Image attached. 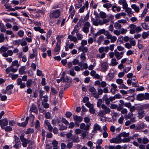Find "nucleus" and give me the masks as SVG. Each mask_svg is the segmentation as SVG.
<instances>
[{
    "label": "nucleus",
    "instance_id": "nucleus-51",
    "mask_svg": "<svg viewBox=\"0 0 149 149\" xmlns=\"http://www.w3.org/2000/svg\"><path fill=\"white\" fill-rule=\"evenodd\" d=\"M149 142V139L145 137H144L142 139V143H143L146 144Z\"/></svg>",
    "mask_w": 149,
    "mask_h": 149
},
{
    "label": "nucleus",
    "instance_id": "nucleus-14",
    "mask_svg": "<svg viewBox=\"0 0 149 149\" xmlns=\"http://www.w3.org/2000/svg\"><path fill=\"white\" fill-rule=\"evenodd\" d=\"M17 84L18 85H20V87L21 88H24L26 86L25 83L22 82V79L19 78L17 80Z\"/></svg>",
    "mask_w": 149,
    "mask_h": 149
},
{
    "label": "nucleus",
    "instance_id": "nucleus-13",
    "mask_svg": "<svg viewBox=\"0 0 149 149\" xmlns=\"http://www.w3.org/2000/svg\"><path fill=\"white\" fill-rule=\"evenodd\" d=\"M91 21L93 24L95 26L100 25L101 19H99L91 18Z\"/></svg>",
    "mask_w": 149,
    "mask_h": 149
},
{
    "label": "nucleus",
    "instance_id": "nucleus-7",
    "mask_svg": "<svg viewBox=\"0 0 149 149\" xmlns=\"http://www.w3.org/2000/svg\"><path fill=\"white\" fill-rule=\"evenodd\" d=\"M91 26L90 23L88 22H86L82 28V30L85 33H87L89 31V28Z\"/></svg>",
    "mask_w": 149,
    "mask_h": 149
},
{
    "label": "nucleus",
    "instance_id": "nucleus-28",
    "mask_svg": "<svg viewBox=\"0 0 149 149\" xmlns=\"http://www.w3.org/2000/svg\"><path fill=\"white\" fill-rule=\"evenodd\" d=\"M129 135V133H126L125 132H124L118 135V136L121 138V137L123 136L124 137H128Z\"/></svg>",
    "mask_w": 149,
    "mask_h": 149
},
{
    "label": "nucleus",
    "instance_id": "nucleus-60",
    "mask_svg": "<svg viewBox=\"0 0 149 149\" xmlns=\"http://www.w3.org/2000/svg\"><path fill=\"white\" fill-rule=\"evenodd\" d=\"M61 121L62 123H63L66 125H68L69 124V123L68 121L64 118H62Z\"/></svg>",
    "mask_w": 149,
    "mask_h": 149
},
{
    "label": "nucleus",
    "instance_id": "nucleus-63",
    "mask_svg": "<svg viewBox=\"0 0 149 149\" xmlns=\"http://www.w3.org/2000/svg\"><path fill=\"white\" fill-rule=\"evenodd\" d=\"M107 84V83L105 81H102L101 82L100 86H99L104 88L106 86Z\"/></svg>",
    "mask_w": 149,
    "mask_h": 149
},
{
    "label": "nucleus",
    "instance_id": "nucleus-33",
    "mask_svg": "<svg viewBox=\"0 0 149 149\" xmlns=\"http://www.w3.org/2000/svg\"><path fill=\"white\" fill-rule=\"evenodd\" d=\"M25 69V67L24 66H22L19 70V74L21 75L23 74L24 73Z\"/></svg>",
    "mask_w": 149,
    "mask_h": 149
},
{
    "label": "nucleus",
    "instance_id": "nucleus-43",
    "mask_svg": "<svg viewBox=\"0 0 149 149\" xmlns=\"http://www.w3.org/2000/svg\"><path fill=\"white\" fill-rule=\"evenodd\" d=\"M34 132V130L33 129L29 128L28 129L26 132V134H29L31 133H33Z\"/></svg>",
    "mask_w": 149,
    "mask_h": 149
},
{
    "label": "nucleus",
    "instance_id": "nucleus-62",
    "mask_svg": "<svg viewBox=\"0 0 149 149\" xmlns=\"http://www.w3.org/2000/svg\"><path fill=\"white\" fill-rule=\"evenodd\" d=\"M39 97L40 99H42L43 96V95L44 94V91H43L40 90L39 91Z\"/></svg>",
    "mask_w": 149,
    "mask_h": 149
},
{
    "label": "nucleus",
    "instance_id": "nucleus-37",
    "mask_svg": "<svg viewBox=\"0 0 149 149\" xmlns=\"http://www.w3.org/2000/svg\"><path fill=\"white\" fill-rule=\"evenodd\" d=\"M109 19H104L103 20L101 19L100 25H102L104 24L109 22Z\"/></svg>",
    "mask_w": 149,
    "mask_h": 149
},
{
    "label": "nucleus",
    "instance_id": "nucleus-64",
    "mask_svg": "<svg viewBox=\"0 0 149 149\" xmlns=\"http://www.w3.org/2000/svg\"><path fill=\"white\" fill-rule=\"evenodd\" d=\"M77 36L78 39L79 40H81L83 38V36L80 33H78L77 35Z\"/></svg>",
    "mask_w": 149,
    "mask_h": 149
},
{
    "label": "nucleus",
    "instance_id": "nucleus-56",
    "mask_svg": "<svg viewBox=\"0 0 149 149\" xmlns=\"http://www.w3.org/2000/svg\"><path fill=\"white\" fill-rule=\"evenodd\" d=\"M52 33V31L50 29L48 31L47 33L46 36L47 38V39L46 40H47V38L50 37Z\"/></svg>",
    "mask_w": 149,
    "mask_h": 149
},
{
    "label": "nucleus",
    "instance_id": "nucleus-53",
    "mask_svg": "<svg viewBox=\"0 0 149 149\" xmlns=\"http://www.w3.org/2000/svg\"><path fill=\"white\" fill-rule=\"evenodd\" d=\"M80 58L82 60L85 61L86 59V54L84 53H82L81 55Z\"/></svg>",
    "mask_w": 149,
    "mask_h": 149
},
{
    "label": "nucleus",
    "instance_id": "nucleus-22",
    "mask_svg": "<svg viewBox=\"0 0 149 149\" xmlns=\"http://www.w3.org/2000/svg\"><path fill=\"white\" fill-rule=\"evenodd\" d=\"M68 38L71 41H73L74 42H77V39L76 37L70 35H69L68 36Z\"/></svg>",
    "mask_w": 149,
    "mask_h": 149
},
{
    "label": "nucleus",
    "instance_id": "nucleus-10",
    "mask_svg": "<svg viewBox=\"0 0 149 149\" xmlns=\"http://www.w3.org/2000/svg\"><path fill=\"white\" fill-rule=\"evenodd\" d=\"M110 141L111 143H121L122 139L120 137L118 136V135L116 137L110 139Z\"/></svg>",
    "mask_w": 149,
    "mask_h": 149
},
{
    "label": "nucleus",
    "instance_id": "nucleus-2",
    "mask_svg": "<svg viewBox=\"0 0 149 149\" xmlns=\"http://www.w3.org/2000/svg\"><path fill=\"white\" fill-rule=\"evenodd\" d=\"M101 107L103 110L100 111L98 113V115L101 117H103L105 114L109 113L111 111L110 109L104 104L102 105Z\"/></svg>",
    "mask_w": 149,
    "mask_h": 149
},
{
    "label": "nucleus",
    "instance_id": "nucleus-38",
    "mask_svg": "<svg viewBox=\"0 0 149 149\" xmlns=\"http://www.w3.org/2000/svg\"><path fill=\"white\" fill-rule=\"evenodd\" d=\"M1 31L2 32H4L6 31V27L4 24L1 23V25L0 26Z\"/></svg>",
    "mask_w": 149,
    "mask_h": 149
},
{
    "label": "nucleus",
    "instance_id": "nucleus-3",
    "mask_svg": "<svg viewBox=\"0 0 149 149\" xmlns=\"http://www.w3.org/2000/svg\"><path fill=\"white\" fill-rule=\"evenodd\" d=\"M136 99L139 101H142L144 100L149 99V93H146L144 94L140 93L136 96Z\"/></svg>",
    "mask_w": 149,
    "mask_h": 149
},
{
    "label": "nucleus",
    "instance_id": "nucleus-35",
    "mask_svg": "<svg viewBox=\"0 0 149 149\" xmlns=\"http://www.w3.org/2000/svg\"><path fill=\"white\" fill-rule=\"evenodd\" d=\"M114 27L117 29H119L121 28V26L119 23L116 22L114 24Z\"/></svg>",
    "mask_w": 149,
    "mask_h": 149
},
{
    "label": "nucleus",
    "instance_id": "nucleus-15",
    "mask_svg": "<svg viewBox=\"0 0 149 149\" xmlns=\"http://www.w3.org/2000/svg\"><path fill=\"white\" fill-rule=\"evenodd\" d=\"M135 27L136 25L131 24L129 26L127 27V29L130 28V33L131 34H133L135 33Z\"/></svg>",
    "mask_w": 149,
    "mask_h": 149
},
{
    "label": "nucleus",
    "instance_id": "nucleus-29",
    "mask_svg": "<svg viewBox=\"0 0 149 149\" xmlns=\"http://www.w3.org/2000/svg\"><path fill=\"white\" fill-rule=\"evenodd\" d=\"M104 38V37L103 36H100L98 38L97 40V42L98 44L100 45L102 42L103 41Z\"/></svg>",
    "mask_w": 149,
    "mask_h": 149
},
{
    "label": "nucleus",
    "instance_id": "nucleus-39",
    "mask_svg": "<svg viewBox=\"0 0 149 149\" xmlns=\"http://www.w3.org/2000/svg\"><path fill=\"white\" fill-rule=\"evenodd\" d=\"M17 35L20 37H22L24 35V32L22 30H20L17 32Z\"/></svg>",
    "mask_w": 149,
    "mask_h": 149
},
{
    "label": "nucleus",
    "instance_id": "nucleus-16",
    "mask_svg": "<svg viewBox=\"0 0 149 149\" xmlns=\"http://www.w3.org/2000/svg\"><path fill=\"white\" fill-rule=\"evenodd\" d=\"M70 139H72V141L74 142H79V137L77 135H74L72 136L69 139V141H70Z\"/></svg>",
    "mask_w": 149,
    "mask_h": 149
},
{
    "label": "nucleus",
    "instance_id": "nucleus-12",
    "mask_svg": "<svg viewBox=\"0 0 149 149\" xmlns=\"http://www.w3.org/2000/svg\"><path fill=\"white\" fill-rule=\"evenodd\" d=\"M91 125V123H89L86 126L84 123H82L80 124V128L81 129H84L85 131H87L89 130Z\"/></svg>",
    "mask_w": 149,
    "mask_h": 149
},
{
    "label": "nucleus",
    "instance_id": "nucleus-59",
    "mask_svg": "<svg viewBox=\"0 0 149 149\" xmlns=\"http://www.w3.org/2000/svg\"><path fill=\"white\" fill-rule=\"evenodd\" d=\"M142 26L143 29L146 30L149 29V26L148 25L145 23H143L142 24Z\"/></svg>",
    "mask_w": 149,
    "mask_h": 149
},
{
    "label": "nucleus",
    "instance_id": "nucleus-23",
    "mask_svg": "<svg viewBox=\"0 0 149 149\" xmlns=\"http://www.w3.org/2000/svg\"><path fill=\"white\" fill-rule=\"evenodd\" d=\"M118 64V62L116 61L115 58H113L111 59V63L109 64L110 66H115Z\"/></svg>",
    "mask_w": 149,
    "mask_h": 149
},
{
    "label": "nucleus",
    "instance_id": "nucleus-44",
    "mask_svg": "<svg viewBox=\"0 0 149 149\" xmlns=\"http://www.w3.org/2000/svg\"><path fill=\"white\" fill-rule=\"evenodd\" d=\"M112 6V5L109 3H107L106 4H104L103 5L104 7L108 9L111 7Z\"/></svg>",
    "mask_w": 149,
    "mask_h": 149
},
{
    "label": "nucleus",
    "instance_id": "nucleus-45",
    "mask_svg": "<svg viewBox=\"0 0 149 149\" xmlns=\"http://www.w3.org/2000/svg\"><path fill=\"white\" fill-rule=\"evenodd\" d=\"M58 125L60 126L59 128V130H64L67 128V127L66 126L63 125H61L60 123H58Z\"/></svg>",
    "mask_w": 149,
    "mask_h": 149
},
{
    "label": "nucleus",
    "instance_id": "nucleus-25",
    "mask_svg": "<svg viewBox=\"0 0 149 149\" xmlns=\"http://www.w3.org/2000/svg\"><path fill=\"white\" fill-rule=\"evenodd\" d=\"M144 126V124L143 123H141L137 127H136L135 129V130H140L143 128Z\"/></svg>",
    "mask_w": 149,
    "mask_h": 149
},
{
    "label": "nucleus",
    "instance_id": "nucleus-21",
    "mask_svg": "<svg viewBox=\"0 0 149 149\" xmlns=\"http://www.w3.org/2000/svg\"><path fill=\"white\" fill-rule=\"evenodd\" d=\"M34 30L36 31H39L41 33H45L46 32L44 31L43 29H41L40 26H35L34 27Z\"/></svg>",
    "mask_w": 149,
    "mask_h": 149
},
{
    "label": "nucleus",
    "instance_id": "nucleus-47",
    "mask_svg": "<svg viewBox=\"0 0 149 149\" xmlns=\"http://www.w3.org/2000/svg\"><path fill=\"white\" fill-rule=\"evenodd\" d=\"M103 92V90L101 88L99 89L97 93V94L98 95V97H97V98H98L99 97V95H101L102 94Z\"/></svg>",
    "mask_w": 149,
    "mask_h": 149
},
{
    "label": "nucleus",
    "instance_id": "nucleus-32",
    "mask_svg": "<svg viewBox=\"0 0 149 149\" xmlns=\"http://www.w3.org/2000/svg\"><path fill=\"white\" fill-rule=\"evenodd\" d=\"M104 100H105L106 102V104H107L109 105L110 103V101L109 98L107 97V95H105L104 97Z\"/></svg>",
    "mask_w": 149,
    "mask_h": 149
},
{
    "label": "nucleus",
    "instance_id": "nucleus-26",
    "mask_svg": "<svg viewBox=\"0 0 149 149\" xmlns=\"http://www.w3.org/2000/svg\"><path fill=\"white\" fill-rule=\"evenodd\" d=\"M79 50L82 51L83 53H85V52H86L88 51V49L86 47H84L83 46H81L79 48Z\"/></svg>",
    "mask_w": 149,
    "mask_h": 149
},
{
    "label": "nucleus",
    "instance_id": "nucleus-18",
    "mask_svg": "<svg viewBox=\"0 0 149 149\" xmlns=\"http://www.w3.org/2000/svg\"><path fill=\"white\" fill-rule=\"evenodd\" d=\"M30 110L31 111L36 113H38V109L36 105L35 104H32L30 108Z\"/></svg>",
    "mask_w": 149,
    "mask_h": 149
},
{
    "label": "nucleus",
    "instance_id": "nucleus-6",
    "mask_svg": "<svg viewBox=\"0 0 149 149\" xmlns=\"http://www.w3.org/2000/svg\"><path fill=\"white\" fill-rule=\"evenodd\" d=\"M60 13L61 12L59 10H56L54 11H52L50 13V17L57 18L59 16Z\"/></svg>",
    "mask_w": 149,
    "mask_h": 149
},
{
    "label": "nucleus",
    "instance_id": "nucleus-9",
    "mask_svg": "<svg viewBox=\"0 0 149 149\" xmlns=\"http://www.w3.org/2000/svg\"><path fill=\"white\" fill-rule=\"evenodd\" d=\"M101 71L102 72H106L109 68L108 63L106 62H103L101 63Z\"/></svg>",
    "mask_w": 149,
    "mask_h": 149
},
{
    "label": "nucleus",
    "instance_id": "nucleus-55",
    "mask_svg": "<svg viewBox=\"0 0 149 149\" xmlns=\"http://www.w3.org/2000/svg\"><path fill=\"white\" fill-rule=\"evenodd\" d=\"M114 75L111 73H109L107 75V77L109 79H111L113 78Z\"/></svg>",
    "mask_w": 149,
    "mask_h": 149
},
{
    "label": "nucleus",
    "instance_id": "nucleus-58",
    "mask_svg": "<svg viewBox=\"0 0 149 149\" xmlns=\"http://www.w3.org/2000/svg\"><path fill=\"white\" fill-rule=\"evenodd\" d=\"M32 84V80L31 79H29L26 82V86L28 88L30 87Z\"/></svg>",
    "mask_w": 149,
    "mask_h": 149
},
{
    "label": "nucleus",
    "instance_id": "nucleus-41",
    "mask_svg": "<svg viewBox=\"0 0 149 149\" xmlns=\"http://www.w3.org/2000/svg\"><path fill=\"white\" fill-rule=\"evenodd\" d=\"M11 66H16L18 68L19 66V64H18V61L17 60L14 61L12 62V65Z\"/></svg>",
    "mask_w": 149,
    "mask_h": 149
},
{
    "label": "nucleus",
    "instance_id": "nucleus-49",
    "mask_svg": "<svg viewBox=\"0 0 149 149\" xmlns=\"http://www.w3.org/2000/svg\"><path fill=\"white\" fill-rule=\"evenodd\" d=\"M142 30V28L140 26H136V25L135 27V32L138 33L141 31Z\"/></svg>",
    "mask_w": 149,
    "mask_h": 149
},
{
    "label": "nucleus",
    "instance_id": "nucleus-1",
    "mask_svg": "<svg viewBox=\"0 0 149 149\" xmlns=\"http://www.w3.org/2000/svg\"><path fill=\"white\" fill-rule=\"evenodd\" d=\"M114 44L110 45L109 47L108 46L106 47H100L98 49V51L100 54H97L96 55V57L97 58H103L105 57L106 52L108 51L109 49L111 51H113L114 49Z\"/></svg>",
    "mask_w": 149,
    "mask_h": 149
},
{
    "label": "nucleus",
    "instance_id": "nucleus-11",
    "mask_svg": "<svg viewBox=\"0 0 149 149\" xmlns=\"http://www.w3.org/2000/svg\"><path fill=\"white\" fill-rule=\"evenodd\" d=\"M89 91L91 92V94L95 98H97L98 95L97 94V91L94 87H91L89 89Z\"/></svg>",
    "mask_w": 149,
    "mask_h": 149
},
{
    "label": "nucleus",
    "instance_id": "nucleus-57",
    "mask_svg": "<svg viewBox=\"0 0 149 149\" xmlns=\"http://www.w3.org/2000/svg\"><path fill=\"white\" fill-rule=\"evenodd\" d=\"M89 111L90 113L92 114H94L95 112V109L93 108V106L89 108Z\"/></svg>",
    "mask_w": 149,
    "mask_h": 149
},
{
    "label": "nucleus",
    "instance_id": "nucleus-42",
    "mask_svg": "<svg viewBox=\"0 0 149 149\" xmlns=\"http://www.w3.org/2000/svg\"><path fill=\"white\" fill-rule=\"evenodd\" d=\"M149 36V31L144 32L143 33L142 36L143 38L145 39L148 37Z\"/></svg>",
    "mask_w": 149,
    "mask_h": 149
},
{
    "label": "nucleus",
    "instance_id": "nucleus-8",
    "mask_svg": "<svg viewBox=\"0 0 149 149\" xmlns=\"http://www.w3.org/2000/svg\"><path fill=\"white\" fill-rule=\"evenodd\" d=\"M8 123V121L6 118L0 120V125L2 129H4L5 127L7 126Z\"/></svg>",
    "mask_w": 149,
    "mask_h": 149
},
{
    "label": "nucleus",
    "instance_id": "nucleus-40",
    "mask_svg": "<svg viewBox=\"0 0 149 149\" xmlns=\"http://www.w3.org/2000/svg\"><path fill=\"white\" fill-rule=\"evenodd\" d=\"M115 55L118 60L120 59L123 56H120V52H116L115 53Z\"/></svg>",
    "mask_w": 149,
    "mask_h": 149
},
{
    "label": "nucleus",
    "instance_id": "nucleus-30",
    "mask_svg": "<svg viewBox=\"0 0 149 149\" xmlns=\"http://www.w3.org/2000/svg\"><path fill=\"white\" fill-rule=\"evenodd\" d=\"M99 15L101 18L102 19H104L107 16L106 14L103 11H101Z\"/></svg>",
    "mask_w": 149,
    "mask_h": 149
},
{
    "label": "nucleus",
    "instance_id": "nucleus-17",
    "mask_svg": "<svg viewBox=\"0 0 149 149\" xmlns=\"http://www.w3.org/2000/svg\"><path fill=\"white\" fill-rule=\"evenodd\" d=\"M45 123L46 125L48 127V130L50 132H52L53 131V127L51 126L50 123L48 120H46L45 121Z\"/></svg>",
    "mask_w": 149,
    "mask_h": 149
},
{
    "label": "nucleus",
    "instance_id": "nucleus-36",
    "mask_svg": "<svg viewBox=\"0 0 149 149\" xmlns=\"http://www.w3.org/2000/svg\"><path fill=\"white\" fill-rule=\"evenodd\" d=\"M22 39H20L16 40L13 41V43L15 45H17L18 46L21 45V41H22Z\"/></svg>",
    "mask_w": 149,
    "mask_h": 149
},
{
    "label": "nucleus",
    "instance_id": "nucleus-50",
    "mask_svg": "<svg viewBox=\"0 0 149 149\" xmlns=\"http://www.w3.org/2000/svg\"><path fill=\"white\" fill-rule=\"evenodd\" d=\"M17 124L19 126L25 127H26L27 124L26 123V122H22L21 123H17Z\"/></svg>",
    "mask_w": 149,
    "mask_h": 149
},
{
    "label": "nucleus",
    "instance_id": "nucleus-61",
    "mask_svg": "<svg viewBox=\"0 0 149 149\" xmlns=\"http://www.w3.org/2000/svg\"><path fill=\"white\" fill-rule=\"evenodd\" d=\"M60 49V46L59 45L57 44L56 45V47H55L54 51L55 52H58Z\"/></svg>",
    "mask_w": 149,
    "mask_h": 149
},
{
    "label": "nucleus",
    "instance_id": "nucleus-20",
    "mask_svg": "<svg viewBox=\"0 0 149 149\" xmlns=\"http://www.w3.org/2000/svg\"><path fill=\"white\" fill-rule=\"evenodd\" d=\"M144 111L143 110H140L138 113V117L139 119L142 118L145 115V113H144Z\"/></svg>",
    "mask_w": 149,
    "mask_h": 149
},
{
    "label": "nucleus",
    "instance_id": "nucleus-48",
    "mask_svg": "<svg viewBox=\"0 0 149 149\" xmlns=\"http://www.w3.org/2000/svg\"><path fill=\"white\" fill-rule=\"evenodd\" d=\"M8 48L3 46H2L0 48V52H5L7 51Z\"/></svg>",
    "mask_w": 149,
    "mask_h": 149
},
{
    "label": "nucleus",
    "instance_id": "nucleus-4",
    "mask_svg": "<svg viewBox=\"0 0 149 149\" xmlns=\"http://www.w3.org/2000/svg\"><path fill=\"white\" fill-rule=\"evenodd\" d=\"M14 140L13 143L14 144L13 147L17 149L20 147L22 146V143L20 141L19 139L16 135H14Z\"/></svg>",
    "mask_w": 149,
    "mask_h": 149
},
{
    "label": "nucleus",
    "instance_id": "nucleus-27",
    "mask_svg": "<svg viewBox=\"0 0 149 149\" xmlns=\"http://www.w3.org/2000/svg\"><path fill=\"white\" fill-rule=\"evenodd\" d=\"M126 15V13H118L115 15V18L117 19H119L121 16H125Z\"/></svg>",
    "mask_w": 149,
    "mask_h": 149
},
{
    "label": "nucleus",
    "instance_id": "nucleus-46",
    "mask_svg": "<svg viewBox=\"0 0 149 149\" xmlns=\"http://www.w3.org/2000/svg\"><path fill=\"white\" fill-rule=\"evenodd\" d=\"M70 74L72 76H74L75 75L76 73L74 71L73 68H72L70 69L69 71Z\"/></svg>",
    "mask_w": 149,
    "mask_h": 149
},
{
    "label": "nucleus",
    "instance_id": "nucleus-19",
    "mask_svg": "<svg viewBox=\"0 0 149 149\" xmlns=\"http://www.w3.org/2000/svg\"><path fill=\"white\" fill-rule=\"evenodd\" d=\"M73 116L74 119L75 121L80 122L82 120L83 118L81 116H79L76 115H74Z\"/></svg>",
    "mask_w": 149,
    "mask_h": 149
},
{
    "label": "nucleus",
    "instance_id": "nucleus-5",
    "mask_svg": "<svg viewBox=\"0 0 149 149\" xmlns=\"http://www.w3.org/2000/svg\"><path fill=\"white\" fill-rule=\"evenodd\" d=\"M19 138L22 142V144L23 146L24 147H26L27 146V144L30 142V140L25 138L23 135L20 136Z\"/></svg>",
    "mask_w": 149,
    "mask_h": 149
},
{
    "label": "nucleus",
    "instance_id": "nucleus-52",
    "mask_svg": "<svg viewBox=\"0 0 149 149\" xmlns=\"http://www.w3.org/2000/svg\"><path fill=\"white\" fill-rule=\"evenodd\" d=\"M88 132L86 131H83L81 134V136L83 137V139H84L85 137L88 135Z\"/></svg>",
    "mask_w": 149,
    "mask_h": 149
},
{
    "label": "nucleus",
    "instance_id": "nucleus-34",
    "mask_svg": "<svg viewBox=\"0 0 149 149\" xmlns=\"http://www.w3.org/2000/svg\"><path fill=\"white\" fill-rule=\"evenodd\" d=\"M133 116V113H129L125 115L124 118L126 120H127Z\"/></svg>",
    "mask_w": 149,
    "mask_h": 149
},
{
    "label": "nucleus",
    "instance_id": "nucleus-31",
    "mask_svg": "<svg viewBox=\"0 0 149 149\" xmlns=\"http://www.w3.org/2000/svg\"><path fill=\"white\" fill-rule=\"evenodd\" d=\"M131 7L136 12L138 13L139 12V8L138 6H136V4H132Z\"/></svg>",
    "mask_w": 149,
    "mask_h": 149
},
{
    "label": "nucleus",
    "instance_id": "nucleus-24",
    "mask_svg": "<svg viewBox=\"0 0 149 149\" xmlns=\"http://www.w3.org/2000/svg\"><path fill=\"white\" fill-rule=\"evenodd\" d=\"M93 129H94V130H95V131L97 130H99L100 131H102V130L101 129L100 126L97 123L94 125Z\"/></svg>",
    "mask_w": 149,
    "mask_h": 149
},
{
    "label": "nucleus",
    "instance_id": "nucleus-54",
    "mask_svg": "<svg viewBox=\"0 0 149 149\" xmlns=\"http://www.w3.org/2000/svg\"><path fill=\"white\" fill-rule=\"evenodd\" d=\"M69 12H71L70 13L72 14L73 13V14L74 15L75 13V11L74 9V8L72 6H71L70 8Z\"/></svg>",
    "mask_w": 149,
    "mask_h": 149
}]
</instances>
